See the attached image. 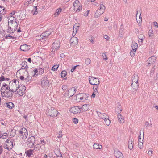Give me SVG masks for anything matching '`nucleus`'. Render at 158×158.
<instances>
[{
    "label": "nucleus",
    "mask_w": 158,
    "mask_h": 158,
    "mask_svg": "<svg viewBox=\"0 0 158 158\" xmlns=\"http://www.w3.org/2000/svg\"><path fill=\"white\" fill-rule=\"evenodd\" d=\"M17 78L19 79L21 81L25 80L26 82L31 80V78L29 77L28 72L25 69H21L18 70L16 73Z\"/></svg>",
    "instance_id": "f257e3e1"
},
{
    "label": "nucleus",
    "mask_w": 158,
    "mask_h": 158,
    "mask_svg": "<svg viewBox=\"0 0 158 158\" xmlns=\"http://www.w3.org/2000/svg\"><path fill=\"white\" fill-rule=\"evenodd\" d=\"M8 28L7 31L10 33H13L17 29V23L15 17L8 19Z\"/></svg>",
    "instance_id": "f03ea898"
},
{
    "label": "nucleus",
    "mask_w": 158,
    "mask_h": 158,
    "mask_svg": "<svg viewBox=\"0 0 158 158\" xmlns=\"http://www.w3.org/2000/svg\"><path fill=\"white\" fill-rule=\"evenodd\" d=\"M1 96L2 97H9L12 95L11 91L8 88V85L6 84L2 85L1 89Z\"/></svg>",
    "instance_id": "7ed1b4c3"
},
{
    "label": "nucleus",
    "mask_w": 158,
    "mask_h": 158,
    "mask_svg": "<svg viewBox=\"0 0 158 158\" xmlns=\"http://www.w3.org/2000/svg\"><path fill=\"white\" fill-rule=\"evenodd\" d=\"M19 86V81L16 79H14L9 83L8 88L11 92H14Z\"/></svg>",
    "instance_id": "20e7f679"
},
{
    "label": "nucleus",
    "mask_w": 158,
    "mask_h": 158,
    "mask_svg": "<svg viewBox=\"0 0 158 158\" xmlns=\"http://www.w3.org/2000/svg\"><path fill=\"white\" fill-rule=\"evenodd\" d=\"M59 113L57 110L54 108L51 107L48 108L46 114L48 116L54 117H57Z\"/></svg>",
    "instance_id": "39448f33"
},
{
    "label": "nucleus",
    "mask_w": 158,
    "mask_h": 158,
    "mask_svg": "<svg viewBox=\"0 0 158 158\" xmlns=\"http://www.w3.org/2000/svg\"><path fill=\"white\" fill-rule=\"evenodd\" d=\"M106 7L103 4H100V7L95 13L94 17L95 18L99 17L105 12Z\"/></svg>",
    "instance_id": "423d86ee"
},
{
    "label": "nucleus",
    "mask_w": 158,
    "mask_h": 158,
    "mask_svg": "<svg viewBox=\"0 0 158 158\" xmlns=\"http://www.w3.org/2000/svg\"><path fill=\"white\" fill-rule=\"evenodd\" d=\"M89 81L90 84L92 85H99L100 84L99 79L92 76H89Z\"/></svg>",
    "instance_id": "0eeeda50"
},
{
    "label": "nucleus",
    "mask_w": 158,
    "mask_h": 158,
    "mask_svg": "<svg viewBox=\"0 0 158 158\" xmlns=\"http://www.w3.org/2000/svg\"><path fill=\"white\" fill-rule=\"evenodd\" d=\"M73 8L76 12H79L82 10V5L78 0L74 1L73 5Z\"/></svg>",
    "instance_id": "6e6552de"
},
{
    "label": "nucleus",
    "mask_w": 158,
    "mask_h": 158,
    "mask_svg": "<svg viewBox=\"0 0 158 158\" xmlns=\"http://www.w3.org/2000/svg\"><path fill=\"white\" fill-rule=\"evenodd\" d=\"M26 88L24 86H19L16 90V94L18 96H23L25 93Z\"/></svg>",
    "instance_id": "1a4fd4ad"
},
{
    "label": "nucleus",
    "mask_w": 158,
    "mask_h": 158,
    "mask_svg": "<svg viewBox=\"0 0 158 158\" xmlns=\"http://www.w3.org/2000/svg\"><path fill=\"white\" fill-rule=\"evenodd\" d=\"M28 131L25 128H22L19 131V137L21 139H26L28 136Z\"/></svg>",
    "instance_id": "9d476101"
},
{
    "label": "nucleus",
    "mask_w": 158,
    "mask_h": 158,
    "mask_svg": "<svg viewBox=\"0 0 158 158\" xmlns=\"http://www.w3.org/2000/svg\"><path fill=\"white\" fill-rule=\"evenodd\" d=\"M35 142V138L33 136L28 138L26 143L28 147L32 148L33 147Z\"/></svg>",
    "instance_id": "9b49d317"
},
{
    "label": "nucleus",
    "mask_w": 158,
    "mask_h": 158,
    "mask_svg": "<svg viewBox=\"0 0 158 158\" xmlns=\"http://www.w3.org/2000/svg\"><path fill=\"white\" fill-rule=\"evenodd\" d=\"M13 146V142L9 139H8L5 142L4 145L5 149L10 150L12 149Z\"/></svg>",
    "instance_id": "f8f14e48"
},
{
    "label": "nucleus",
    "mask_w": 158,
    "mask_h": 158,
    "mask_svg": "<svg viewBox=\"0 0 158 158\" xmlns=\"http://www.w3.org/2000/svg\"><path fill=\"white\" fill-rule=\"evenodd\" d=\"M70 47L72 48L75 47L77 44L78 42V38L73 36L70 40Z\"/></svg>",
    "instance_id": "ddd939ff"
},
{
    "label": "nucleus",
    "mask_w": 158,
    "mask_h": 158,
    "mask_svg": "<svg viewBox=\"0 0 158 158\" xmlns=\"http://www.w3.org/2000/svg\"><path fill=\"white\" fill-rule=\"evenodd\" d=\"M157 59V57L155 56H153L150 57L147 60V66H149L153 65Z\"/></svg>",
    "instance_id": "4468645a"
},
{
    "label": "nucleus",
    "mask_w": 158,
    "mask_h": 158,
    "mask_svg": "<svg viewBox=\"0 0 158 158\" xmlns=\"http://www.w3.org/2000/svg\"><path fill=\"white\" fill-rule=\"evenodd\" d=\"M32 61L34 64L40 65L42 64V60L41 57L38 56H35L33 59Z\"/></svg>",
    "instance_id": "2eb2a0df"
},
{
    "label": "nucleus",
    "mask_w": 158,
    "mask_h": 158,
    "mask_svg": "<svg viewBox=\"0 0 158 158\" xmlns=\"http://www.w3.org/2000/svg\"><path fill=\"white\" fill-rule=\"evenodd\" d=\"M81 108L75 106L71 108L69 110V111L72 113L76 114L81 112Z\"/></svg>",
    "instance_id": "dca6fc26"
},
{
    "label": "nucleus",
    "mask_w": 158,
    "mask_h": 158,
    "mask_svg": "<svg viewBox=\"0 0 158 158\" xmlns=\"http://www.w3.org/2000/svg\"><path fill=\"white\" fill-rule=\"evenodd\" d=\"M60 46V43L59 41L56 40L53 43L52 45L53 49L56 50L58 49Z\"/></svg>",
    "instance_id": "f3484780"
},
{
    "label": "nucleus",
    "mask_w": 158,
    "mask_h": 158,
    "mask_svg": "<svg viewBox=\"0 0 158 158\" xmlns=\"http://www.w3.org/2000/svg\"><path fill=\"white\" fill-rule=\"evenodd\" d=\"M77 90V88L73 87L69 89L68 91V95L69 97L73 96Z\"/></svg>",
    "instance_id": "a211bd4d"
},
{
    "label": "nucleus",
    "mask_w": 158,
    "mask_h": 158,
    "mask_svg": "<svg viewBox=\"0 0 158 158\" xmlns=\"http://www.w3.org/2000/svg\"><path fill=\"white\" fill-rule=\"evenodd\" d=\"M128 148L129 149L131 150H132L134 147V139H133L130 137L129 139L128 143Z\"/></svg>",
    "instance_id": "6ab92c4d"
},
{
    "label": "nucleus",
    "mask_w": 158,
    "mask_h": 158,
    "mask_svg": "<svg viewBox=\"0 0 158 158\" xmlns=\"http://www.w3.org/2000/svg\"><path fill=\"white\" fill-rule=\"evenodd\" d=\"M80 25L79 23H76L73 26V31L72 35H75L77 31L79 30V27H80Z\"/></svg>",
    "instance_id": "aec40b11"
},
{
    "label": "nucleus",
    "mask_w": 158,
    "mask_h": 158,
    "mask_svg": "<svg viewBox=\"0 0 158 158\" xmlns=\"http://www.w3.org/2000/svg\"><path fill=\"white\" fill-rule=\"evenodd\" d=\"M30 48V46L26 44L21 45L20 48L21 50L24 52L28 51Z\"/></svg>",
    "instance_id": "412c9836"
},
{
    "label": "nucleus",
    "mask_w": 158,
    "mask_h": 158,
    "mask_svg": "<svg viewBox=\"0 0 158 158\" xmlns=\"http://www.w3.org/2000/svg\"><path fill=\"white\" fill-rule=\"evenodd\" d=\"M114 154L116 158H123V154L119 151H115Z\"/></svg>",
    "instance_id": "4be33fe9"
},
{
    "label": "nucleus",
    "mask_w": 158,
    "mask_h": 158,
    "mask_svg": "<svg viewBox=\"0 0 158 158\" xmlns=\"http://www.w3.org/2000/svg\"><path fill=\"white\" fill-rule=\"evenodd\" d=\"M38 72L37 73H34L33 76V77H36L39 75H41L44 73V69L41 67H39L38 68Z\"/></svg>",
    "instance_id": "5701e85b"
},
{
    "label": "nucleus",
    "mask_w": 158,
    "mask_h": 158,
    "mask_svg": "<svg viewBox=\"0 0 158 158\" xmlns=\"http://www.w3.org/2000/svg\"><path fill=\"white\" fill-rule=\"evenodd\" d=\"M98 116L102 119L104 120L106 119L107 118H109L108 116L104 113H101L100 112H98Z\"/></svg>",
    "instance_id": "b1692460"
},
{
    "label": "nucleus",
    "mask_w": 158,
    "mask_h": 158,
    "mask_svg": "<svg viewBox=\"0 0 158 158\" xmlns=\"http://www.w3.org/2000/svg\"><path fill=\"white\" fill-rule=\"evenodd\" d=\"M118 119L119 122L120 123H123L125 122L124 117L119 113L117 115Z\"/></svg>",
    "instance_id": "393cba45"
},
{
    "label": "nucleus",
    "mask_w": 158,
    "mask_h": 158,
    "mask_svg": "<svg viewBox=\"0 0 158 158\" xmlns=\"http://www.w3.org/2000/svg\"><path fill=\"white\" fill-rule=\"evenodd\" d=\"M4 105L7 108L12 109L14 107V104L12 102H6L4 103Z\"/></svg>",
    "instance_id": "a878e982"
},
{
    "label": "nucleus",
    "mask_w": 158,
    "mask_h": 158,
    "mask_svg": "<svg viewBox=\"0 0 158 158\" xmlns=\"http://www.w3.org/2000/svg\"><path fill=\"white\" fill-rule=\"evenodd\" d=\"M122 110V108L121 105L119 104H117L115 109V111L116 113H120Z\"/></svg>",
    "instance_id": "bb28decb"
},
{
    "label": "nucleus",
    "mask_w": 158,
    "mask_h": 158,
    "mask_svg": "<svg viewBox=\"0 0 158 158\" xmlns=\"http://www.w3.org/2000/svg\"><path fill=\"white\" fill-rule=\"evenodd\" d=\"M138 83H132L131 84V89L136 91L139 88Z\"/></svg>",
    "instance_id": "cd10ccee"
},
{
    "label": "nucleus",
    "mask_w": 158,
    "mask_h": 158,
    "mask_svg": "<svg viewBox=\"0 0 158 158\" xmlns=\"http://www.w3.org/2000/svg\"><path fill=\"white\" fill-rule=\"evenodd\" d=\"M93 148L95 150H101L102 148V146L101 145H100L98 143H94L93 145Z\"/></svg>",
    "instance_id": "c85d7f7f"
},
{
    "label": "nucleus",
    "mask_w": 158,
    "mask_h": 158,
    "mask_svg": "<svg viewBox=\"0 0 158 158\" xmlns=\"http://www.w3.org/2000/svg\"><path fill=\"white\" fill-rule=\"evenodd\" d=\"M139 40L138 43L140 44H142L145 39L144 35L143 34H140L139 37Z\"/></svg>",
    "instance_id": "c756f323"
},
{
    "label": "nucleus",
    "mask_w": 158,
    "mask_h": 158,
    "mask_svg": "<svg viewBox=\"0 0 158 158\" xmlns=\"http://www.w3.org/2000/svg\"><path fill=\"white\" fill-rule=\"evenodd\" d=\"M62 10V9L61 8H59L56 9L53 15L55 17H56L58 16L61 13Z\"/></svg>",
    "instance_id": "7c9ffc66"
},
{
    "label": "nucleus",
    "mask_w": 158,
    "mask_h": 158,
    "mask_svg": "<svg viewBox=\"0 0 158 158\" xmlns=\"http://www.w3.org/2000/svg\"><path fill=\"white\" fill-rule=\"evenodd\" d=\"M139 77L137 75L133 76L132 79V83H138Z\"/></svg>",
    "instance_id": "2f4dec72"
},
{
    "label": "nucleus",
    "mask_w": 158,
    "mask_h": 158,
    "mask_svg": "<svg viewBox=\"0 0 158 158\" xmlns=\"http://www.w3.org/2000/svg\"><path fill=\"white\" fill-rule=\"evenodd\" d=\"M42 36L44 37V39H47L50 35V33L48 31H46L42 33Z\"/></svg>",
    "instance_id": "473e14b6"
},
{
    "label": "nucleus",
    "mask_w": 158,
    "mask_h": 158,
    "mask_svg": "<svg viewBox=\"0 0 158 158\" xmlns=\"http://www.w3.org/2000/svg\"><path fill=\"white\" fill-rule=\"evenodd\" d=\"M83 96H82V94H79L76 95V100L78 102H80V101L83 99Z\"/></svg>",
    "instance_id": "72a5a7b5"
},
{
    "label": "nucleus",
    "mask_w": 158,
    "mask_h": 158,
    "mask_svg": "<svg viewBox=\"0 0 158 158\" xmlns=\"http://www.w3.org/2000/svg\"><path fill=\"white\" fill-rule=\"evenodd\" d=\"M136 20L137 21L139 24V25L140 26L141 25L142 23V18L141 16V14H140L138 18L137 17V16H136Z\"/></svg>",
    "instance_id": "f704fd0d"
},
{
    "label": "nucleus",
    "mask_w": 158,
    "mask_h": 158,
    "mask_svg": "<svg viewBox=\"0 0 158 158\" xmlns=\"http://www.w3.org/2000/svg\"><path fill=\"white\" fill-rule=\"evenodd\" d=\"M89 106V104L84 105L82 106V110L84 111H86L88 109Z\"/></svg>",
    "instance_id": "c9c22d12"
},
{
    "label": "nucleus",
    "mask_w": 158,
    "mask_h": 158,
    "mask_svg": "<svg viewBox=\"0 0 158 158\" xmlns=\"http://www.w3.org/2000/svg\"><path fill=\"white\" fill-rule=\"evenodd\" d=\"M55 152L56 155L57 157H62V155L60 151L58 149H57L55 150Z\"/></svg>",
    "instance_id": "e433bc0d"
},
{
    "label": "nucleus",
    "mask_w": 158,
    "mask_h": 158,
    "mask_svg": "<svg viewBox=\"0 0 158 158\" xmlns=\"http://www.w3.org/2000/svg\"><path fill=\"white\" fill-rule=\"evenodd\" d=\"M35 0H27L24 3V5L27 6L29 4H32Z\"/></svg>",
    "instance_id": "4c0bfd02"
},
{
    "label": "nucleus",
    "mask_w": 158,
    "mask_h": 158,
    "mask_svg": "<svg viewBox=\"0 0 158 158\" xmlns=\"http://www.w3.org/2000/svg\"><path fill=\"white\" fill-rule=\"evenodd\" d=\"M26 154L28 157H30L31 155L33 154V150L30 149L27 151V152H26Z\"/></svg>",
    "instance_id": "58836bf2"
},
{
    "label": "nucleus",
    "mask_w": 158,
    "mask_h": 158,
    "mask_svg": "<svg viewBox=\"0 0 158 158\" xmlns=\"http://www.w3.org/2000/svg\"><path fill=\"white\" fill-rule=\"evenodd\" d=\"M31 13L33 15H36L38 13V12L37 11V7L34 6V8L31 11Z\"/></svg>",
    "instance_id": "ea45409f"
},
{
    "label": "nucleus",
    "mask_w": 158,
    "mask_h": 158,
    "mask_svg": "<svg viewBox=\"0 0 158 158\" xmlns=\"http://www.w3.org/2000/svg\"><path fill=\"white\" fill-rule=\"evenodd\" d=\"M132 49L137 50L138 48V44L135 42H133L131 46Z\"/></svg>",
    "instance_id": "a19ab883"
},
{
    "label": "nucleus",
    "mask_w": 158,
    "mask_h": 158,
    "mask_svg": "<svg viewBox=\"0 0 158 158\" xmlns=\"http://www.w3.org/2000/svg\"><path fill=\"white\" fill-rule=\"evenodd\" d=\"M8 135L7 133H4L3 135L1 134L0 139H6L8 137Z\"/></svg>",
    "instance_id": "79ce46f5"
},
{
    "label": "nucleus",
    "mask_w": 158,
    "mask_h": 158,
    "mask_svg": "<svg viewBox=\"0 0 158 158\" xmlns=\"http://www.w3.org/2000/svg\"><path fill=\"white\" fill-rule=\"evenodd\" d=\"M59 66V64H57L56 65H55L52 67V70L54 71L56 70L58 68Z\"/></svg>",
    "instance_id": "37998d69"
},
{
    "label": "nucleus",
    "mask_w": 158,
    "mask_h": 158,
    "mask_svg": "<svg viewBox=\"0 0 158 158\" xmlns=\"http://www.w3.org/2000/svg\"><path fill=\"white\" fill-rule=\"evenodd\" d=\"M42 85L43 87L45 88L48 85V82L47 81H46L44 80H43L42 81Z\"/></svg>",
    "instance_id": "c03bdc74"
},
{
    "label": "nucleus",
    "mask_w": 158,
    "mask_h": 158,
    "mask_svg": "<svg viewBox=\"0 0 158 158\" xmlns=\"http://www.w3.org/2000/svg\"><path fill=\"white\" fill-rule=\"evenodd\" d=\"M148 35L150 38H152L154 36V33L152 30H150L148 32Z\"/></svg>",
    "instance_id": "a18cd8bd"
},
{
    "label": "nucleus",
    "mask_w": 158,
    "mask_h": 158,
    "mask_svg": "<svg viewBox=\"0 0 158 158\" xmlns=\"http://www.w3.org/2000/svg\"><path fill=\"white\" fill-rule=\"evenodd\" d=\"M138 146L140 149H142L143 148V140H141V141H138Z\"/></svg>",
    "instance_id": "49530a36"
},
{
    "label": "nucleus",
    "mask_w": 158,
    "mask_h": 158,
    "mask_svg": "<svg viewBox=\"0 0 158 158\" xmlns=\"http://www.w3.org/2000/svg\"><path fill=\"white\" fill-rule=\"evenodd\" d=\"M99 85H95L93 87V89L94 91V92L97 94L98 93V88Z\"/></svg>",
    "instance_id": "de8ad7c7"
},
{
    "label": "nucleus",
    "mask_w": 158,
    "mask_h": 158,
    "mask_svg": "<svg viewBox=\"0 0 158 158\" xmlns=\"http://www.w3.org/2000/svg\"><path fill=\"white\" fill-rule=\"evenodd\" d=\"M5 14V8L0 6V15H1Z\"/></svg>",
    "instance_id": "09e8293b"
},
{
    "label": "nucleus",
    "mask_w": 158,
    "mask_h": 158,
    "mask_svg": "<svg viewBox=\"0 0 158 158\" xmlns=\"http://www.w3.org/2000/svg\"><path fill=\"white\" fill-rule=\"evenodd\" d=\"M107 126H109L111 123V121L109 118H107L106 119L104 120Z\"/></svg>",
    "instance_id": "8fccbe9b"
},
{
    "label": "nucleus",
    "mask_w": 158,
    "mask_h": 158,
    "mask_svg": "<svg viewBox=\"0 0 158 158\" xmlns=\"http://www.w3.org/2000/svg\"><path fill=\"white\" fill-rule=\"evenodd\" d=\"M137 50L132 49L130 52V54L131 57H134Z\"/></svg>",
    "instance_id": "3c124183"
},
{
    "label": "nucleus",
    "mask_w": 158,
    "mask_h": 158,
    "mask_svg": "<svg viewBox=\"0 0 158 158\" xmlns=\"http://www.w3.org/2000/svg\"><path fill=\"white\" fill-rule=\"evenodd\" d=\"M85 62L86 65H89L91 63V61L89 58H87L85 59Z\"/></svg>",
    "instance_id": "603ef678"
},
{
    "label": "nucleus",
    "mask_w": 158,
    "mask_h": 158,
    "mask_svg": "<svg viewBox=\"0 0 158 158\" xmlns=\"http://www.w3.org/2000/svg\"><path fill=\"white\" fill-rule=\"evenodd\" d=\"M5 38L7 39H13L15 38V37L13 36H12L10 34H8L6 35L5 37Z\"/></svg>",
    "instance_id": "864d4df0"
},
{
    "label": "nucleus",
    "mask_w": 158,
    "mask_h": 158,
    "mask_svg": "<svg viewBox=\"0 0 158 158\" xmlns=\"http://www.w3.org/2000/svg\"><path fill=\"white\" fill-rule=\"evenodd\" d=\"M61 76L62 77H65L67 75V72L65 71H63L61 73Z\"/></svg>",
    "instance_id": "5fc2aeb1"
},
{
    "label": "nucleus",
    "mask_w": 158,
    "mask_h": 158,
    "mask_svg": "<svg viewBox=\"0 0 158 158\" xmlns=\"http://www.w3.org/2000/svg\"><path fill=\"white\" fill-rule=\"evenodd\" d=\"M102 56L103 57V60H107L108 58H107L105 52H103L102 53Z\"/></svg>",
    "instance_id": "6e6d98bb"
},
{
    "label": "nucleus",
    "mask_w": 158,
    "mask_h": 158,
    "mask_svg": "<svg viewBox=\"0 0 158 158\" xmlns=\"http://www.w3.org/2000/svg\"><path fill=\"white\" fill-rule=\"evenodd\" d=\"M15 11H14L11 12L9 15V16L8 17V19H10L11 17H14V16H13L15 15Z\"/></svg>",
    "instance_id": "4d7b16f0"
},
{
    "label": "nucleus",
    "mask_w": 158,
    "mask_h": 158,
    "mask_svg": "<svg viewBox=\"0 0 158 158\" xmlns=\"http://www.w3.org/2000/svg\"><path fill=\"white\" fill-rule=\"evenodd\" d=\"M40 146L39 144H37L35 146L34 149L36 150H38L40 149Z\"/></svg>",
    "instance_id": "13d9d810"
},
{
    "label": "nucleus",
    "mask_w": 158,
    "mask_h": 158,
    "mask_svg": "<svg viewBox=\"0 0 158 158\" xmlns=\"http://www.w3.org/2000/svg\"><path fill=\"white\" fill-rule=\"evenodd\" d=\"M72 121L75 124H77L78 122V120L76 118H73Z\"/></svg>",
    "instance_id": "bf43d9fd"
},
{
    "label": "nucleus",
    "mask_w": 158,
    "mask_h": 158,
    "mask_svg": "<svg viewBox=\"0 0 158 158\" xmlns=\"http://www.w3.org/2000/svg\"><path fill=\"white\" fill-rule=\"evenodd\" d=\"M36 37L37 39L39 40L44 39V37H43L42 36V34H41L40 35H38Z\"/></svg>",
    "instance_id": "052dcab7"
},
{
    "label": "nucleus",
    "mask_w": 158,
    "mask_h": 158,
    "mask_svg": "<svg viewBox=\"0 0 158 158\" xmlns=\"http://www.w3.org/2000/svg\"><path fill=\"white\" fill-rule=\"evenodd\" d=\"M62 132L60 131L59 132L58 136H57V137L59 138H61L62 137Z\"/></svg>",
    "instance_id": "680f3d73"
},
{
    "label": "nucleus",
    "mask_w": 158,
    "mask_h": 158,
    "mask_svg": "<svg viewBox=\"0 0 158 158\" xmlns=\"http://www.w3.org/2000/svg\"><path fill=\"white\" fill-rule=\"evenodd\" d=\"M144 139V136H142L141 137V134L138 137V141H141V140H143Z\"/></svg>",
    "instance_id": "e2e57ef3"
},
{
    "label": "nucleus",
    "mask_w": 158,
    "mask_h": 158,
    "mask_svg": "<svg viewBox=\"0 0 158 158\" xmlns=\"http://www.w3.org/2000/svg\"><path fill=\"white\" fill-rule=\"evenodd\" d=\"M79 66V65H76V66H74V67H73L71 69V71L72 72H73L74 70H75L76 69V67H77V66Z\"/></svg>",
    "instance_id": "0e129e2a"
},
{
    "label": "nucleus",
    "mask_w": 158,
    "mask_h": 158,
    "mask_svg": "<svg viewBox=\"0 0 158 158\" xmlns=\"http://www.w3.org/2000/svg\"><path fill=\"white\" fill-rule=\"evenodd\" d=\"M90 11V10H88L85 13H84V16H87L89 15V13Z\"/></svg>",
    "instance_id": "69168bd1"
},
{
    "label": "nucleus",
    "mask_w": 158,
    "mask_h": 158,
    "mask_svg": "<svg viewBox=\"0 0 158 158\" xmlns=\"http://www.w3.org/2000/svg\"><path fill=\"white\" fill-rule=\"evenodd\" d=\"M104 38L106 40H109L110 39V37H109L107 35H105L104 36Z\"/></svg>",
    "instance_id": "338daca9"
},
{
    "label": "nucleus",
    "mask_w": 158,
    "mask_h": 158,
    "mask_svg": "<svg viewBox=\"0 0 158 158\" xmlns=\"http://www.w3.org/2000/svg\"><path fill=\"white\" fill-rule=\"evenodd\" d=\"M153 153V151L152 150H148L147 153L149 155H152V154Z\"/></svg>",
    "instance_id": "774afa93"
}]
</instances>
